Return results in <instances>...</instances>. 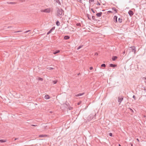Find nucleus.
Wrapping results in <instances>:
<instances>
[{"label":"nucleus","mask_w":146,"mask_h":146,"mask_svg":"<svg viewBox=\"0 0 146 146\" xmlns=\"http://www.w3.org/2000/svg\"><path fill=\"white\" fill-rule=\"evenodd\" d=\"M105 10H102V11H104Z\"/></svg>","instance_id":"864d4df0"},{"label":"nucleus","mask_w":146,"mask_h":146,"mask_svg":"<svg viewBox=\"0 0 146 146\" xmlns=\"http://www.w3.org/2000/svg\"><path fill=\"white\" fill-rule=\"evenodd\" d=\"M77 1L80 3H82V0H77Z\"/></svg>","instance_id":"4c0bfd02"},{"label":"nucleus","mask_w":146,"mask_h":146,"mask_svg":"<svg viewBox=\"0 0 146 146\" xmlns=\"http://www.w3.org/2000/svg\"><path fill=\"white\" fill-rule=\"evenodd\" d=\"M64 11L62 9H59L58 8V9L57 11V16L61 18V17H60V16L64 15Z\"/></svg>","instance_id":"f257e3e1"},{"label":"nucleus","mask_w":146,"mask_h":146,"mask_svg":"<svg viewBox=\"0 0 146 146\" xmlns=\"http://www.w3.org/2000/svg\"><path fill=\"white\" fill-rule=\"evenodd\" d=\"M76 25L77 26L80 27L81 26V24L80 23H77L76 24Z\"/></svg>","instance_id":"b1692460"},{"label":"nucleus","mask_w":146,"mask_h":146,"mask_svg":"<svg viewBox=\"0 0 146 146\" xmlns=\"http://www.w3.org/2000/svg\"><path fill=\"white\" fill-rule=\"evenodd\" d=\"M78 105H79V103H78Z\"/></svg>","instance_id":"5fc2aeb1"},{"label":"nucleus","mask_w":146,"mask_h":146,"mask_svg":"<svg viewBox=\"0 0 146 146\" xmlns=\"http://www.w3.org/2000/svg\"><path fill=\"white\" fill-rule=\"evenodd\" d=\"M97 5H100V3H99L98 1H97Z\"/></svg>","instance_id":"e433bc0d"},{"label":"nucleus","mask_w":146,"mask_h":146,"mask_svg":"<svg viewBox=\"0 0 146 146\" xmlns=\"http://www.w3.org/2000/svg\"><path fill=\"white\" fill-rule=\"evenodd\" d=\"M9 3L10 4H15V3L11 2L10 3Z\"/></svg>","instance_id":"58836bf2"},{"label":"nucleus","mask_w":146,"mask_h":146,"mask_svg":"<svg viewBox=\"0 0 146 146\" xmlns=\"http://www.w3.org/2000/svg\"><path fill=\"white\" fill-rule=\"evenodd\" d=\"M47 69L49 70H52L54 69L53 68L51 67H48L47 68Z\"/></svg>","instance_id":"cd10ccee"},{"label":"nucleus","mask_w":146,"mask_h":146,"mask_svg":"<svg viewBox=\"0 0 146 146\" xmlns=\"http://www.w3.org/2000/svg\"><path fill=\"white\" fill-rule=\"evenodd\" d=\"M144 78L145 79V80H146V77H144V78Z\"/></svg>","instance_id":"09e8293b"},{"label":"nucleus","mask_w":146,"mask_h":146,"mask_svg":"<svg viewBox=\"0 0 146 146\" xmlns=\"http://www.w3.org/2000/svg\"><path fill=\"white\" fill-rule=\"evenodd\" d=\"M31 31V30H28L27 31H26L25 32V33H27V32H29V31Z\"/></svg>","instance_id":"79ce46f5"},{"label":"nucleus","mask_w":146,"mask_h":146,"mask_svg":"<svg viewBox=\"0 0 146 146\" xmlns=\"http://www.w3.org/2000/svg\"><path fill=\"white\" fill-rule=\"evenodd\" d=\"M118 145L119 146H121V145L120 144H119Z\"/></svg>","instance_id":"3c124183"},{"label":"nucleus","mask_w":146,"mask_h":146,"mask_svg":"<svg viewBox=\"0 0 146 146\" xmlns=\"http://www.w3.org/2000/svg\"><path fill=\"white\" fill-rule=\"evenodd\" d=\"M102 12H100L99 13H98L96 14V15L97 17H101L102 15Z\"/></svg>","instance_id":"9d476101"},{"label":"nucleus","mask_w":146,"mask_h":146,"mask_svg":"<svg viewBox=\"0 0 146 146\" xmlns=\"http://www.w3.org/2000/svg\"><path fill=\"white\" fill-rule=\"evenodd\" d=\"M55 28V27H52L51 29L47 33V35H48L51 33L54 29Z\"/></svg>","instance_id":"423d86ee"},{"label":"nucleus","mask_w":146,"mask_h":146,"mask_svg":"<svg viewBox=\"0 0 146 146\" xmlns=\"http://www.w3.org/2000/svg\"><path fill=\"white\" fill-rule=\"evenodd\" d=\"M56 3H58L59 5H61V3L59 0H54Z\"/></svg>","instance_id":"2eb2a0df"},{"label":"nucleus","mask_w":146,"mask_h":146,"mask_svg":"<svg viewBox=\"0 0 146 146\" xmlns=\"http://www.w3.org/2000/svg\"><path fill=\"white\" fill-rule=\"evenodd\" d=\"M91 10L93 12V13H95V11H94V10L93 9H91Z\"/></svg>","instance_id":"2f4dec72"},{"label":"nucleus","mask_w":146,"mask_h":146,"mask_svg":"<svg viewBox=\"0 0 146 146\" xmlns=\"http://www.w3.org/2000/svg\"><path fill=\"white\" fill-rule=\"evenodd\" d=\"M60 52V50H55L53 52V54H55Z\"/></svg>","instance_id":"f3484780"},{"label":"nucleus","mask_w":146,"mask_h":146,"mask_svg":"<svg viewBox=\"0 0 146 146\" xmlns=\"http://www.w3.org/2000/svg\"><path fill=\"white\" fill-rule=\"evenodd\" d=\"M117 17L116 16H115L113 17V21L114 22L116 23L117 22Z\"/></svg>","instance_id":"6e6552de"},{"label":"nucleus","mask_w":146,"mask_h":146,"mask_svg":"<svg viewBox=\"0 0 146 146\" xmlns=\"http://www.w3.org/2000/svg\"><path fill=\"white\" fill-rule=\"evenodd\" d=\"M57 80H55L53 81V83L54 84H56L57 83Z\"/></svg>","instance_id":"bb28decb"},{"label":"nucleus","mask_w":146,"mask_h":146,"mask_svg":"<svg viewBox=\"0 0 146 146\" xmlns=\"http://www.w3.org/2000/svg\"><path fill=\"white\" fill-rule=\"evenodd\" d=\"M80 73H79L77 75H78H78H80Z\"/></svg>","instance_id":"8fccbe9b"},{"label":"nucleus","mask_w":146,"mask_h":146,"mask_svg":"<svg viewBox=\"0 0 146 146\" xmlns=\"http://www.w3.org/2000/svg\"><path fill=\"white\" fill-rule=\"evenodd\" d=\"M118 21L120 23H121L122 22V19H121L120 18H119L118 19Z\"/></svg>","instance_id":"412c9836"},{"label":"nucleus","mask_w":146,"mask_h":146,"mask_svg":"<svg viewBox=\"0 0 146 146\" xmlns=\"http://www.w3.org/2000/svg\"><path fill=\"white\" fill-rule=\"evenodd\" d=\"M70 37L67 35L65 36L64 37V39L65 40H68L70 38Z\"/></svg>","instance_id":"ddd939ff"},{"label":"nucleus","mask_w":146,"mask_h":146,"mask_svg":"<svg viewBox=\"0 0 146 146\" xmlns=\"http://www.w3.org/2000/svg\"><path fill=\"white\" fill-rule=\"evenodd\" d=\"M128 13L130 17L132 16L134 14L133 11L131 10H129Z\"/></svg>","instance_id":"0eeeda50"},{"label":"nucleus","mask_w":146,"mask_h":146,"mask_svg":"<svg viewBox=\"0 0 146 146\" xmlns=\"http://www.w3.org/2000/svg\"><path fill=\"white\" fill-rule=\"evenodd\" d=\"M56 24L57 26H58L60 25V23L58 21H57L56 22Z\"/></svg>","instance_id":"6ab92c4d"},{"label":"nucleus","mask_w":146,"mask_h":146,"mask_svg":"<svg viewBox=\"0 0 146 146\" xmlns=\"http://www.w3.org/2000/svg\"><path fill=\"white\" fill-rule=\"evenodd\" d=\"M47 135H39V137H47Z\"/></svg>","instance_id":"4468645a"},{"label":"nucleus","mask_w":146,"mask_h":146,"mask_svg":"<svg viewBox=\"0 0 146 146\" xmlns=\"http://www.w3.org/2000/svg\"><path fill=\"white\" fill-rule=\"evenodd\" d=\"M130 48H131V51L132 52H134V54H136V48L135 47V46H131L130 47Z\"/></svg>","instance_id":"39448f33"},{"label":"nucleus","mask_w":146,"mask_h":146,"mask_svg":"<svg viewBox=\"0 0 146 146\" xmlns=\"http://www.w3.org/2000/svg\"><path fill=\"white\" fill-rule=\"evenodd\" d=\"M6 140L4 139H0V142L1 143H4L6 142Z\"/></svg>","instance_id":"aec40b11"},{"label":"nucleus","mask_w":146,"mask_h":146,"mask_svg":"<svg viewBox=\"0 0 146 146\" xmlns=\"http://www.w3.org/2000/svg\"><path fill=\"white\" fill-rule=\"evenodd\" d=\"M68 109L69 110H72L73 109V108L72 107H70L68 108Z\"/></svg>","instance_id":"c756f323"},{"label":"nucleus","mask_w":146,"mask_h":146,"mask_svg":"<svg viewBox=\"0 0 146 146\" xmlns=\"http://www.w3.org/2000/svg\"><path fill=\"white\" fill-rule=\"evenodd\" d=\"M21 31H17V32H16V33L19 32H21Z\"/></svg>","instance_id":"a18cd8bd"},{"label":"nucleus","mask_w":146,"mask_h":146,"mask_svg":"<svg viewBox=\"0 0 146 146\" xmlns=\"http://www.w3.org/2000/svg\"><path fill=\"white\" fill-rule=\"evenodd\" d=\"M137 140L138 141H139V139H138L137 138Z\"/></svg>","instance_id":"49530a36"},{"label":"nucleus","mask_w":146,"mask_h":146,"mask_svg":"<svg viewBox=\"0 0 146 146\" xmlns=\"http://www.w3.org/2000/svg\"><path fill=\"white\" fill-rule=\"evenodd\" d=\"M130 144H131V146H133V144H132V143H130Z\"/></svg>","instance_id":"de8ad7c7"},{"label":"nucleus","mask_w":146,"mask_h":146,"mask_svg":"<svg viewBox=\"0 0 146 146\" xmlns=\"http://www.w3.org/2000/svg\"><path fill=\"white\" fill-rule=\"evenodd\" d=\"M50 9H46L44 10H41V12H46L47 13H49L50 12Z\"/></svg>","instance_id":"7ed1b4c3"},{"label":"nucleus","mask_w":146,"mask_h":146,"mask_svg":"<svg viewBox=\"0 0 146 146\" xmlns=\"http://www.w3.org/2000/svg\"><path fill=\"white\" fill-rule=\"evenodd\" d=\"M123 54H125V51H124V52H123Z\"/></svg>","instance_id":"603ef678"},{"label":"nucleus","mask_w":146,"mask_h":146,"mask_svg":"<svg viewBox=\"0 0 146 146\" xmlns=\"http://www.w3.org/2000/svg\"><path fill=\"white\" fill-rule=\"evenodd\" d=\"M112 13V11H108L107 12L108 13Z\"/></svg>","instance_id":"f704fd0d"},{"label":"nucleus","mask_w":146,"mask_h":146,"mask_svg":"<svg viewBox=\"0 0 146 146\" xmlns=\"http://www.w3.org/2000/svg\"><path fill=\"white\" fill-rule=\"evenodd\" d=\"M96 115V113H95L94 115L93 114H91L89 116V117H90V119H92L94 118H95Z\"/></svg>","instance_id":"20e7f679"},{"label":"nucleus","mask_w":146,"mask_h":146,"mask_svg":"<svg viewBox=\"0 0 146 146\" xmlns=\"http://www.w3.org/2000/svg\"><path fill=\"white\" fill-rule=\"evenodd\" d=\"M101 66L102 67H106V65L105 64H103L101 65Z\"/></svg>","instance_id":"5701e85b"},{"label":"nucleus","mask_w":146,"mask_h":146,"mask_svg":"<svg viewBox=\"0 0 146 146\" xmlns=\"http://www.w3.org/2000/svg\"><path fill=\"white\" fill-rule=\"evenodd\" d=\"M18 139V138H15L14 139V141H15L17 139Z\"/></svg>","instance_id":"c03bdc74"},{"label":"nucleus","mask_w":146,"mask_h":146,"mask_svg":"<svg viewBox=\"0 0 146 146\" xmlns=\"http://www.w3.org/2000/svg\"><path fill=\"white\" fill-rule=\"evenodd\" d=\"M83 46V45H80V46H79L78 47L77 49L78 50V49H80Z\"/></svg>","instance_id":"393cba45"},{"label":"nucleus","mask_w":146,"mask_h":146,"mask_svg":"<svg viewBox=\"0 0 146 146\" xmlns=\"http://www.w3.org/2000/svg\"><path fill=\"white\" fill-rule=\"evenodd\" d=\"M133 98L135 100L136 99V97L135 95H133Z\"/></svg>","instance_id":"72a5a7b5"},{"label":"nucleus","mask_w":146,"mask_h":146,"mask_svg":"<svg viewBox=\"0 0 146 146\" xmlns=\"http://www.w3.org/2000/svg\"><path fill=\"white\" fill-rule=\"evenodd\" d=\"M43 80V78H41L40 77H39L38 78V80H40V81H42Z\"/></svg>","instance_id":"a878e982"},{"label":"nucleus","mask_w":146,"mask_h":146,"mask_svg":"<svg viewBox=\"0 0 146 146\" xmlns=\"http://www.w3.org/2000/svg\"><path fill=\"white\" fill-rule=\"evenodd\" d=\"M31 126H37V125H32Z\"/></svg>","instance_id":"37998d69"},{"label":"nucleus","mask_w":146,"mask_h":146,"mask_svg":"<svg viewBox=\"0 0 146 146\" xmlns=\"http://www.w3.org/2000/svg\"><path fill=\"white\" fill-rule=\"evenodd\" d=\"M130 110V111H131L133 113L134 112V111H133V110L131 108H128Z\"/></svg>","instance_id":"c85d7f7f"},{"label":"nucleus","mask_w":146,"mask_h":146,"mask_svg":"<svg viewBox=\"0 0 146 146\" xmlns=\"http://www.w3.org/2000/svg\"><path fill=\"white\" fill-rule=\"evenodd\" d=\"M92 19H93V20H96L95 19V16H92Z\"/></svg>","instance_id":"7c9ffc66"},{"label":"nucleus","mask_w":146,"mask_h":146,"mask_svg":"<svg viewBox=\"0 0 146 146\" xmlns=\"http://www.w3.org/2000/svg\"><path fill=\"white\" fill-rule=\"evenodd\" d=\"M44 98L46 99H48L50 98V97L48 95H46L45 96Z\"/></svg>","instance_id":"dca6fc26"},{"label":"nucleus","mask_w":146,"mask_h":146,"mask_svg":"<svg viewBox=\"0 0 146 146\" xmlns=\"http://www.w3.org/2000/svg\"><path fill=\"white\" fill-rule=\"evenodd\" d=\"M123 96H119L118 97V102L119 103V105L122 101L123 100Z\"/></svg>","instance_id":"f03ea898"},{"label":"nucleus","mask_w":146,"mask_h":146,"mask_svg":"<svg viewBox=\"0 0 146 146\" xmlns=\"http://www.w3.org/2000/svg\"><path fill=\"white\" fill-rule=\"evenodd\" d=\"M112 9L115 12V13H117L118 10L117 9H116L115 7H113L112 8Z\"/></svg>","instance_id":"a211bd4d"},{"label":"nucleus","mask_w":146,"mask_h":146,"mask_svg":"<svg viewBox=\"0 0 146 146\" xmlns=\"http://www.w3.org/2000/svg\"><path fill=\"white\" fill-rule=\"evenodd\" d=\"M85 94V93L84 92H83L82 93H80V94H79L77 95H75V96L76 97H78V96H82V95H84V94Z\"/></svg>","instance_id":"f8f14e48"},{"label":"nucleus","mask_w":146,"mask_h":146,"mask_svg":"<svg viewBox=\"0 0 146 146\" xmlns=\"http://www.w3.org/2000/svg\"><path fill=\"white\" fill-rule=\"evenodd\" d=\"M89 3H90L91 2H93L94 1V0H89Z\"/></svg>","instance_id":"c9c22d12"},{"label":"nucleus","mask_w":146,"mask_h":146,"mask_svg":"<svg viewBox=\"0 0 146 146\" xmlns=\"http://www.w3.org/2000/svg\"><path fill=\"white\" fill-rule=\"evenodd\" d=\"M95 56H98V53L97 52H96L95 54Z\"/></svg>","instance_id":"ea45409f"},{"label":"nucleus","mask_w":146,"mask_h":146,"mask_svg":"<svg viewBox=\"0 0 146 146\" xmlns=\"http://www.w3.org/2000/svg\"><path fill=\"white\" fill-rule=\"evenodd\" d=\"M109 135L110 136L112 137L113 136L112 133H109Z\"/></svg>","instance_id":"473e14b6"},{"label":"nucleus","mask_w":146,"mask_h":146,"mask_svg":"<svg viewBox=\"0 0 146 146\" xmlns=\"http://www.w3.org/2000/svg\"><path fill=\"white\" fill-rule=\"evenodd\" d=\"M117 58V57L116 56H113L112 57L111 59L112 60L115 61Z\"/></svg>","instance_id":"1a4fd4ad"},{"label":"nucleus","mask_w":146,"mask_h":146,"mask_svg":"<svg viewBox=\"0 0 146 146\" xmlns=\"http://www.w3.org/2000/svg\"><path fill=\"white\" fill-rule=\"evenodd\" d=\"M110 66L112 67H115L117 66V65L116 64H110Z\"/></svg>","instance_id":"9b49d317"},{"label":"nucleus","mask_w":146,"mask_h":146,"mask_svg":"<svg viewBox=\"0 0 146 146\" xmlns=\"http://www.w3.org/2000/svg\"><path fill=\"white\" fill-rule=\"evenodd\" d=\"M87 17H88V19L90 20H91V18L90 17V15L87 14Z\"/></svg>","instance_id":"4be33fe9"},{"label":"nucleus","mask_w":146,"mask_h":146,"mask_svg":"<svg viewBox=\"0 0 146 146\" xmlns=\"http://www.w3.org/2000/svg\"><path fill=\"white\" fill-rule=\"evenodd\" d=\"M93 69V67H92V66H91V67H90V70H92Z\"/></svg>","instance_id":"a19ab883"}]
</instances>
